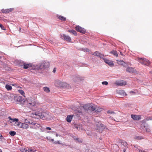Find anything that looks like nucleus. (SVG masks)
<instances>
[{
    "mask_svg": "<svg viewBox=\"0 0 152 152\" xmlns=\"http://www.w3.org/2000/svg\"><path fill=\"white\" fill-rule=\"evenodd\" d=\"M76 140H78V139H77Z\"/></svg>",
    "mask_w": 152,
    "mask_h": 152,
    "instance_id": "09e8293b",
    "label": "nucleus"
},
{
    "mask_svg": "<svg viewBox=\"0 0 152 152\" xmlns=\"http://www.w3.org/2000/svg\"><path fill=\"white\" fill-rule=\"evenodd\" d=\"M89 110L92 111H94L96 109L95 106L93 104H89Z\"/></svg>",
    "mask_w": 152,
    "mask_h": 152,
    "instance_id": "4468645a",
    "label": "nucleus"
},
{
    "mask_svg": "<svg viewBox=\"0 0 152 152\" xmlns=\"http://www.w3.org/2000/svg\"><path fill=\"white\" fill-rule=\"evenodd\" d=\"M28 152H36V150L34 149H33L31 148H28Z\"/></svg>",
    "mask_w": 152,
    "mask_h": 152,
    "instance_id": "c85d7f7f",
    "label": "nucleus"
},
{
    "mask_svg": "<svg viewBox=\"0 0 152 152\" xmlns=\"http://www.w3.org/2000/svg\"><path fill=\"white\" fill-rule=\"evenodd\" d=\"M37 124L36 123H34V122H32L31 124L32 125V126H34V124Z\"/></svg>",
    "mask_w": 152,
    "mask_h": 152,
    "instance_id": "ea45409f",
    "label": "nucleus"
},
{
    "mask_svg": "<svg viewBox=\"0 0 152 152\" xmlns=\"http://www.w3.org/2000/svg\"><path fill=\"white\" fill-rule=\"evenodd\" d=\"M32 117L35 118H41L43 119L49 118V115L47 113L34 112L32 113Z\"/></svg>",
    "mask_w": 152,
    "mask_h": 152,
    "instance_id": "f257e3e1",
    "label": "nucleus"
},
{
    "mask_svg": "<svg viewBox=\"0 0 152 152\" xmlns=\"http://www.w3.org/2000/svg\"><path fill=\"white\" fill-rule=\"evenodd\" d=\"M8 118L10 120H11L12 121H10V123L12 122H15L14 125L15 126H18V124L20 122H18V118H15L14 119H12L10 117H9Z\"/></svg>",
    "mask_w": 152,
    "mask_h": 152,
    "instance_id": "6e6552de",
    "label": "nucleus"
},
{
    "mask_svg": "<svg viewBox=\"0 0 152 152\" xmlns=\"http://www.w3.org/2000/svg\"><path fill=\"white\" fill-rule=\"evenodd\" d=\"M102 84L103 85H108V82L107 81H104L102 83Z\"/></svg>",
    "mask_w": 152,
    "mask_h": 152,
    "instance_id": "e433bc0d",
    "label": "nucleus"
},
{
    "mask_svg": "<svg viewBox=\"0 0 152 152\" xmlns=\"http://www.w3.org/2000/svg\"><path fill=\"white\" fill-rule=\"evenodd\" d=\"M0 152H2V151L0 149Z\"/></svg>",
    "mask_w": 152,
    "mask_h": 152,
    "instance_id": "de8ad7c7",
    "label": "nucleus"
},
{
    "mask_svg": "<svg viewBox=\"0 0 152 152\" xmlns=\"http://www.w3.org/2000/svg\"><path fill=\"white\" fill-rule=\"evenodd\" d=\"M57 17L59 19L61 20L62 21H65L66 20V18H65L61 15H57Z\"/></svg>",
    "mask_w": 152,
    "mask_h": 152,
    "instance_id": "2eb2a0df",
    "label": "nucleus"
},
{
    "mask_svg": "<svg viewBox=\"0 0 152 152\" xmlns=\"http://www.w3.org/2000/svg\"><path fill=\"white\" fill-rule=\"evenodd\" d=\"M134 139L137 140H141L143 139V137H142L136 136L134 137Z\"/></svg>",
    "mask_w": 152,
    "mask_h": 152,
    "instance_id": "473e14b6",
    "label": "nucleus"
},
{
    "mask_svg": "<svg viewBox=\"0 0 152 152\" xmlns=\"http://www.w3.org/2000/svg\"><path fill=\"white\" fill-rule=\"evenodd\" d=\"M110 53L113 54L115 56H116L117 57L118 56L117 52L116 50H113L110 52Z\"/></svg>",
    "mask_w": 152,
    "mask_h": 152,
    "instance_id": "5701e85b",
    "label": "nucleus"
},
{
    "mask_svg": "<svg viewBox=\"0 0 152 152\" xmlns=\"http://www.w3.org/2000/svg\"><path fill=\"white\" fill-rule=\"evenodd\" d=\"M83 107L85 110H89V104H86L84 105Z\"/></svg>",
    "mask_w": 152,
    "mask_h": 152,
    "instance_id": "aec40b11",
    "label": "nucleus"
},
{
    "mask_svg": "<svg viewBox=\"0 0 152 152\" xmlns=\"http://www.w3.org/2000/svg\"><path fill=\"white\" fill-rule=\"evenodd\" d=\"M39 129L42 132H44L45 131V129L44 128H43L42 126H41L40 125Z\"/></svg>",
    "mask_w": 152,
    "mask_h": 152,
    "instance_id": "2f4dec72",
    "label": "nucleus"
},
{
    "mask_svg": "<svg viewBox=\"0 0 152 152\" xmlns=\"http://www.w3.org/2000/svg\"><path fill=\"white\" fill-rule=\"evenodd\" d=\"M55 85L56 86L60 88H68L69 87V85L68 84L60 80L56 81L55 83Z\"/></svg>",
    "mask_w": 152,
    "mask_h": 152,
    "instance_id": "f03ea898",
    "label": "nucleus"
},
{
    "mask_svg": "<svg viewBox=\"0 0 152 152\" xmlns=\"http://www.w3.org/2000/svg\"><path fill=\"white\" fill-rule=\"evenodd\" d=\"M126 151V148H124L123 149V151L124 152H125Z\"/></svg>",
    "mask_w": 152,
    "mask_h": 152,
    "instance_id": "79ce46f5",
    "label": "nucleus"
},
{
    "mask_svg": "<svg viewBox=\"0 0 152 152\" xmlns=\"http://www.w3.org/2000/svg\"><path fill=\"white\" fill-rule=\"evenodd\" d=\"M105 62L108 64L110 66H113L114 65L113 62L112 61H111L108 60H106L105 61Z\"/></svg>",
    "mask_w": 152,
    "mask_h": 152,
    "instance_id": "ddd939ff",
    "label": "nucleus"
},
{
    "mask_svg": "<svg viewBox=\"0 0 152 152\" xmlns=\"http://www.w3.org/2000/svg\"><path fill=\"white\" fill-rule=\"evenodd\" d=\"M54 143H56V144L58 143V144H60V143L59 141H57H57H55V142H54Z\"/></svg>",
    "mask_w": 152,
    "mask_h": 152,
    "instance_id": "58836bf2",
    "label": "nucleus"
},
{
    "mask_svg": "<svg viewBox=\"0 0 152 152\" xmlns=\"http://www.w3.org/2000/svg\"><path fill=\"white\" fill-rule=\"evenodd\" d=\"M75 28L76 30L78 32L84 34L86 32L85 29L84 28L80 26H76Z\"/></svg>",
    "mask_w": 152,
    "mask_h": 152,
    "instance_id": "20e7f679",
    "label": "nucleus"
},
{
    "mask_svg": "<svg viewBox=\"0 0 152 152\" xmlns=\"http://www.w3.org/2000/svg\"><path fill=\"white\" fill-rule=\"evenodd\" d=\"M120 54H121V55L122 56H124V55L123 54V53H122L121 52H120Z\"/></svg>",
    "mask_w": 152,
    "mask_h": 152,
    "instance_id": "37998d69",
    "label": "nucleus"
},
{
    "mask_svg": "<svg viewBox=\"0 0 152 152\" xmlns=\"http://www.w3.org/2000/svg\"><path fill=\"white\" fill-rule=\"evenodd\" d=\"M10 134L12 136H13L16 134V132L15 131H11L9 132Z\"/></svg>",
    "mask_w": 152,
    "mask_h": 152,
    "instance_id": "bb28decb",
    "label": "nucleus"
},
{
    "mask_svg": "<svg viewBox=\"0 0 152 152\" xmlns=\"http://www.w3.org/2000/svg\"><path fill=\"white\" fill-rule=\"evenodd\" d=\"M93 55L99 57H100L101 55V54L98 51L95 52Z\"/></svg>",
    "mask_w": 152,
    "mask_h": 152,
    "instance_id": "393cba45",
    "label": "nucleus"
},
{
    "mask_svg": "<svg viewBox=\"0 0 152 152\" xmlns=\"http://www.w3.org/2000/svg\"><path fill=\"white\" fill-rule=\"evenodd\" d=\"M96 125L97 126V129H99L100 128L103 127V125L99 123H97Z\"/></svg>",
    "mask_w": 152,
    "mask_h": 152,
    "instance_id": "b1692460",
    "label": "nucleus"
},
{
    "mask_svg": "<svg viewBox=\"0 0 152 152\" xmlns=\"http://www.w3.org/2000/svg\"><path fill=\"white\" fill-rule=\"evenodd\" d=\"M5 88L7 90H11L12 89V86L7 84L6 85Z\"/></svg>",
    "mask_w": 152,
    "mask_h": 152,
    "instance_id": "a878e982",
    "label": "nucleus"
},
{
    "mask_svg": "<svg viewBox=\"0 0 152 152\" xmlns=\"http://www.w3.org/2000/svg\"><path fill=\"white\" fill-rule=\"evenodd\" d=\"M73 115H68L66 118V121L68 122H70L72 120Z\"/></svg>",
    "mask_w": 152,
    "mask_h": 152,
    "instance_id": "f3484780",
    "label": "nucleus"
},
{
    "mask_svg": "<svg viewBox=\"0 0 152 152\" xmlns=\"http://www.w3.org/2000/svg\"><path fill=\"white\" fill-rule=\"evenodd\" d=\"M43 89L45 92L47 93H49L50 91L49 88L47 87H43Z\"/></svg>",
    "mask_w": 152,
    "mask_h": 152,
    "instance_id": "4be33fe9",
    "label": "nucleus"
},
{
    "mask_svg": "<svg viewBox=\"0 0 152 152\" xmlns=\"http://www.w3.org/2000/svg\"><path fill=\"white\" fill-rule=\"evenodd\" d=\"M68 31L70 33L72 34L75 36L77 35V32L75 30H68Z\"/></svg>",
    "mask_w": 152,
    "mask_h": 152,
    "instance_id": "412c9836",
    "label": "nucleus"
},
{
    "mask_svg": "<svg viewBox=\"0 0 152 152\" xmlns=\"http://www.w3.org/2000/svg\"><path fill=\"white\" fill-rule=\"evenodd\" d=\"M51 140V141H52L53 142L54 141V140L53 139H51V140Z\"/></svg>",
    "mask_w": 152,
    "mask_h": 152,
    "instance_id": "a18cd8bd",
    "label": "nucleus"
},
{
    "mask_svg": "<svg viewBox=\"0 0 152 152\" xmlns=\"http://www.w3.org/2000/svg\"><path fill=\"white\" fill-rule=\"evenodd\" d=\"M107 113L110 114H114L115 113L111 110H108L107 111Z\"/></svg>",
    "mask_w": 152,
    "mask_h": 152,
    "instance_id": "72a5a7b5",
    "label": "nucleus"
},
{
    "mask_svg": "<svg viewBox=\"0 0 152 152\" xmlns=\"http://www.w3.org/2000/svg\"><path fill=\"white\" fill-rule=\"evenodd\" d=\"M30 100L31 99H28V100H27L28 104L32 106H34L36 105L37 103L35 102L33 100L32 101H31Z\"/></svg>",
    "mask_w": 152,
    "mask_h": 152,
    "instance_id": "9b49d317",
    "label": "nucleus"
},
{
    "mask_svg": "<svg viewBox=\"0 0 152 152\" xmlns=\"http://www.w3.org/2000/svg\"><path fill=\"white\" fill-rule=\"evenodd\" d=\"M115 83L117 85L120 86H122L126 85V82L125 81L120 80V81H116Z\"/></svg>",
    "mask_w": 152,
    "mask_h": 152,
    "instance_id": "39448f33",
    "label": "nucleus"
},
{
    "mask_svg": "<svg viewBox=\"0 0 152 152\" xmlns=\"http://www.w3.org/2000/svg\"><path fill=\"white\" fill-rule=\"evenodd\" d=\"M18 124L19 127L23 129H26L28 128V125L26 124L20 122Z\"/></svg>",
    "mask_w": 152,
    "mask_h": 152,
    "instance_id": "423d86ee",
    "label": "nucleus"
},
{
    "mask_svg": "<svg viewBox=\"0 0 152 152\" xmlns=\"http://www.w3.org/2000/svg\"><path fill=\"white\" fill-rule=\"evenodd\" d=\"M61 37L64 40L67 42H70L71 40V38L69 36L66 35L65 34H63Z\"/></svg>",
    "mask_w": 152,
    "mask_h": 152,
    "instance_id": "1a4fd4ad",
    "label": "nucleus"
},
{
    "mask_svg": "<svg viewBox=\"0 0 152 152\" xmlns=\"http://www.w3.org/2000/svg\"><path fill=\"white\" fill-rule=\"evenodd\" d=\"M131 117L133 120H139L141 119L140 115H131Z\"/></svg>",
    "mask_w": 152,
    "mask_h": 152,
    "instance_id": "9d476101",
    "label": "nucleus"
},
{
    "mask_svg": "<svg viewBox=\"0 0 152 152\" xmlns=\"http://www.w3.org/2000/svg\"><path fill=\"white\" fill-rule=\"evenodd\" d=\"M22 152H28V148H24L21 150Z\"/></svg>",
    "mask_w": 152,
    "mask_h": 152,
    "instance_id": "c756f323",
    "label": "nucleus"
},
{
    "mask_svg": "<svg viewBox=\"0 0 152 152\" xmlns=\"http://www.w3.org/2000/svg\"><path fill=\"white\" fill-rule=\"evenodd\" d=\"M117 63L120 65H123V66H125L126 65V63L123 60H116Z\"/></svg>",
    "mask_w": 152,
    "mask_h": 152,
    "instance_id": "f8f14e48",
    "label": "nucleus"
},
{
    "mask_svg": "<svg viewBox=\"0 0 152 152\" xmlns=\"http://www.w3.org/2000/svg\"><path fill=\"white\" fill-rule=\"evenodd\" d=\"M14 10L13 8H11L9 9H4L1 10V12L7 14L12 12Z\"/></svg>",
    "mask_w": 152,
    "mask_h": 152,
    "instance_id": "0eeeda50",
    "label": "nucleus"
},
{
    "mask_svg": "<svg viewBox=\"0 0 152 152\" xmlns=\"http://www.w3.org/2000/svg\"><path fill=\"white\" fill-rule=\"evenodd\" d=\"M126 71L127 72L130 73H133L134 72V69L132 67H128L127 68Z\"/></svg>",
    "mask_w": 152,
    "mask_h": 152,
    "instance_id": "dca6fc26",
    "label": "nucleus"
},
{
    "mask_svg": "<svg viewBox=\"0 0 152 152\" xmlns=\"http://www.w3.org/2000/svg\"><path fill=\"white\" fill-rule=\"evenodd\" d=\"M46 129H47V130H51V129L50 127H46Z\"/></svg>",
    "mask_w": 152,
    "mask_h": 152,
    "instance_id": "4c0bfd02",
    "label": "nucleus"
},
{
    "mask_svg": "<svg viewBox=\"0 0 152 152\" xmlns=\"http://www.w3.org/2000/svg\"><path fill=\"white\" fill-rule=\"evenodd\" d=\"M122 144H123V145H124L125 147L127 146V143L126 142H121Z\"/></svg>",
    "mask_w": 152,
    "mask_h": 152,
    "instance_id": "f704fd0d",
    "label": "nucleus"
},
{
    "mask_svg": "<svg viewBox=\"0 0 152 152\" xmlns=\"http://www.w3.org/2000/svg\"><path fill=\"white\" fill-rule=\"evenodd\" d=\"M56 71V68H54L53 70V72L54 73H55V72Z\"/></svg>",
    "mask_w": 152,
    "mask_h": 152,
    "instance_id": "a19ab883",
    "label": "nucleus"
},
{
    "mask_svg": "<svg viewBox=\"0 0 152 152\" xmlns=\"http://www.w3.org/2000/svg\"><path fill=\"white\" fill-rule=\"evenodd\" d=\"M119 93L123 95H126V94L124 90H121L119 91Z\"/></svg>",
    "mask_w": 152,
    "mask_h": 152,
    "instance_id": "7c9ffc66",
    "label": "nucleus"
},
{
    "mask_svg": "<svg viewBox=\"0 0 152 152\" xmlns=\"http://www.w3.org/2000/svg\"><path fill=\"white\" fill-rule=\"evenodd\" d=\"M137 59L138 61L142 64L148 66L150 64L149 61L146 58H138Z\"/></svg>",
    "mask_w": 152,
    "mask_h": 152,
    "instance_id": "7ed1b4c3",
    "label": "nucleus"
},
{
    "mask_svg": "<svg viewBox=\"0 0 152 152\" xmlns=\"http://www.w3.org/2000/svg\"><path fill=\"white\" fill-rule=\"evenodd\" d=\"M130 93H135V92H134V91H131L130 92Z\"/></svg>",
    "mask_w": 152,
    "mask_h": 152,
    "instance_id": "49530a36",
    "label": "nucleus"
},
{
    "mask_svg": "<svg viewBox=\"0 0 152 152\" xmlns=\"http://www.w3.org/2000/svg\"><path fill=\"white\" fill-rule=\"evenodd\" d=\"M20 94L22 95L23 96H24L25 95V93L22 90H18Z\"/></svg>",
    "mask_w": 152,
    "mask_h": 152,
    "instance_id": "cd10ccee",
    "label": "nucleus"
},
{
    "mask_svg": "<svg viewBox=\"0 0 152 152\" xmlns=\"http://www.w3.org/2000/svg\"><path fill=\"white\" fill-rule=\"evenodd\" d=\"M40 126V125L37 123L34 124V126H32L31 128L34 129H39Z\"/></svg>",
    "mask_w": 152,
    "mask_h": 152,
    "instance_id": "a211bd4d",
    "label": "nucleus"
},
{
    "mask_svg": "<svg viewBox=\"0 0 152 152\" xmlns=\"http://www.w3.org/2000/svg\"><path fill=\"white\" fill-rule=\"evenodd\" d=\"M0 27L1 28V29H2V30H6V29L4 28V26L1 24L0 23Z\"/></svg>",
    "mask_w": 152,
    "mask_h": 152,
    "instance_id": "c9c22d12",
    "label": "nucleus"
},
{
    "mask_svg": "<svg viewBox=\"0 0 152 152\" xmlns=\"http://www.w3.org/2000/svg\"><path fill=\"white\" fill-rule=\"evenodd\" d=\"M23 68L25 69H28L31 66V64H26V63H24L23 64Z\"/></svg>",
    "mask_w": 152,
    "mask_h": 152,
    "instance_id": "6ab92c4d",
    "label": "nucleus"
},
{
    "mask_svg": "<svg viewBox=\"0 0 152 152\" xmlns=\"http://www.w3.org/2000/svg\"><path fill=\"white\" fill-rule=\"evenodd\" d=\"M21 28H19V30L20 32V30H21Z\"/></svg>",
    "mask_w": 152,
    "mask_h": 152,
    "instance_id": "c03bdc74",
    "label": "nucleus"
}]
</instances>
